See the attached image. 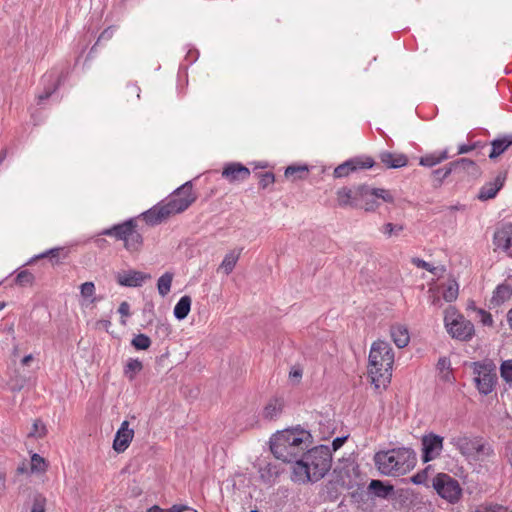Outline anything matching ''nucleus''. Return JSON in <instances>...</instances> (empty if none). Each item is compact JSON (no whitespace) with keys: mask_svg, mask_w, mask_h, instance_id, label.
<instances>
[{"mask_svg":"<svg viewBox=\"0 0 512 512\" xmlns=\"http://www.w3.org/2000/svg\"><path fill=\"white\" fill-rule=\"evenodd\" d=\"M312 444V435L300 426L277 431L270 438V450L284 463L296 464Z\"/></svg>","mask_w":512,"mask_h":512,"instance_id":"1","label":"nucleus"},{"mask_svg":"<svg viewBox=\"0 0 512 512\" xmlns=\"http://www.w3.org/2000/svg\"><path fill=\"white\" fill-rule=\"evenodd\" d=\"M332 466V452L327 445L307 449L292 467L291 479L297 483L317 482Z\"/></svg>","mask_w":512,"mask_h":512,"instance_id":"2","label":"nucleus"},{"mask_svg":"<svg viewBox=\"0 0 512 512\" xmlns=\"http://www.w3.org/2000/svg\"><path fill=\"white\" fill-rule=\"evenodd\" d=\"M378 199L387 203L394 202L390 191L383 188H372L366 184L358 185L354 189L343 187L337 191V200L341 207L351 206L373 212L379 207Z\"/></svg>","mask_w":512,"mask_h":512,"instance_id":"3","label":"nucleus"},{"mask_svg":"<svg viewBox=\"0 0 512 512\" xmlns=\"http://www.w3.org/2000/svg\"><path fill=\"white\" fill-rule=\"evenodd\" d=\"M368 375L375 388L382 384L384 387L390 383L392 377V366L394 363V351L388 342L375 341L369 353Z\"/></svg>","mask_w":512,"mask_h":512,"instance_id":"4","label":"nucleus"},{"mask_svg":"<svg viewBox=\"0 0 512 512\" xmlns=\"http://www.w3.org/2000/svg\"><path fill=\"white\" fill-rule=\"evenodd\" d=\"M416 453L407 447L379 451L374 455V463L379 472L387 476H400L411 471L416 465Z\"/></svg>","mask_w":512,"mask_h":512,"instance_id":"5","label":"nucleus"},{"mask_svg":"<svg viewBox=\"0 0 512 512\" xmlns=\"http://www.w3.org/2000/svg\"><path fill=\"white\" fill-rule=\"evenodd\" d=\"M98 235L114 237L124 242V247L129 252H139L143 247V236L138 230L136 218H129L123 223L115 224L98 232Z\"/></svg>","mask_w":512,"mask_h":512,"instance_id":"6","label":"nucleus"},{"mask_svg":"<svg viewBox=\"0 0 512 512\" xmlns=\"http://www.w3.org/2000/svg\"><path fill=\"white\" fill-rule=\"evenodd\" d=\"M473 369V381L480 394H490L497 383L496 365L492 360L476 361L470 364Z\"/></svg>","mask_w":512,"mask_h":512,"instance_id":"7","label":"nucleus"},{"mask_svg":"<svg viewBox=\"0 0 512 512\" xmlns=\"http://www.w3.org/2000/svg\"><path fill=\"white\" fill-rule=\"evenodd\" d=\"M444 322L452 338L460 341H469L474 335L475 330L472 322L459 314L452 306L446 309Z\"/></svg>","mask_w":512,"mask_h":512,"instance_id":"8","label":"nucleus"},{"mask_svg":"<svg viewBox=\"0 0 512 512\" xmlns=\"http://www.w3.org/2000/svg\"><path fill=\"white\" fill-rule=\"evenodd\" d=\"M197 200L193 192L192 181H187L174 190L164 201L170 215H176L187 210Z\"/></svg>","mask_w":512,"mask_h":512,"instance_id":"9","label":"nucleus"},{"mask_svg":"<svg viewBox=\"0 0 512 512\" xmlns=\"http://www.w3.org/2000/svg\"><path fill=\"white\" fill-rule=\"evenodd\" d=\"M432 487L437 494L451 504H456L462 497L459 481L446 473H438L432 480Z\"/></svg>","mask_w":512,"mask_h":512,"instance_id":"10","label":"nucleus"},{"mask_svg":"<svg viewBox=\"0 0 512 512\" xmlns=\"http://www.w3.org/2000/svg\"><path fill=\"white\" fill-rule=\"evenodd\" d=\"M444 438L434 432L421 437V459L424 463L435 460L441 455Z\"/></svg>","mask_w":512,"mask_h":512,"instance_id":"11","label":"nucleus"},{"mask_svg":"<svg viewBox=\"0 0 512 512\" xmlns=\"http://www.w3.org/2000/svg\"><path fill=\"white\" fill-rule=\"evenodd\" d=\"M451 166L455 175L463 179L465 175L477 178L481 175V169L477 163L469 158H459L451 161Z\"/></svg>","mask_w":512,"mask_h":512,"instance_id":"12","label":"nucleus"},{"mask_svg":"<svg viewBox=\"0 0 512 512\" xmlns=\"http://www.w3.org/2000/svg\"><path fill=\"white\" fill-rule=\"evenodd\" d=\"M251 175L249 168L240 162H230L225 164L222 170V177L230 183L242 182Z\"/></svg>","mask_w":512,"mask_h":512,"instance_id":"13","label":"nucleus"},{"mask_svg":"<svg viewBox=\"0 0 512 512\" xmlns=\"http://www.w3.org/2000/svg\"><path fill=\"white\" fill-rule=\"evenodd\" d=\"M148 279H151L150 274L137 270L123 271L116 275L117 283L125 287H140Z\"/></svg>","mask_w":512,"mask_h":512,"instance_id":"14","label":"nucleus"},{"mask_svg":"<svg viewBox=\"0 0 512 512\" xmlns=\"http://www.w3.org/2000/svg\"><path fill=\"white\" fill-rule=\"evenodd\" d=\"M140 216L148 225L155 226L167 220L171 215L168 208H166L164 201H161L143 212Z\"/></svg>","mask_w":512,"mask_h":512,"instance_id":"15","label":"nucleus"},{"mask_svg":"<svg viewBox=\"0 0 512 512\" xmlns=\"http://www.w3.org/2000/svg\"><path fill=\"white\" fill-rule=\"evenodd\" d=\"M134 437V430L129 429V422L123 421L120 428L117 430L114 441L113 449L117 453H123L130 445Z\"/></svg>","mask_w":512,"mask_h":512,"instance_id":"16","label":"nucleus"},{"mask_svg":"<svg viewBox=\"0 0 512 512\" xmlns=\"http://www.w3.org/2000/svg\"><path fill=\"white\" fill-rule=\"evenodd\" d=\"M507 178V171L499 172L493 182L486 183L479 191L480 200H489L494 198L499 190L504 186Z\"/></svg>","mask_w":512,"mask_h":512,"instance_id":"17","label":"nucleus"},{"mask_svg":"<svg viewBox=\"0 0 512 512\" xmlns=\"http://www.w3.org/2000/svg\"><path fill=\"white\" fill-rule=\"evenodd\" d=\"M378 158L387 169H398L408 164V157L403 153L382 151L379 153Z\"/></svg>","mask_w":512,"mask_h":512,"instance_id":"18","label":"nucleus"},{"mask_svg":"<svg viewBox=\"0 0 512 512\" xmlns=\"http://www.w3.org/2000/svg\"><path fill=\"white\" fill-rule=\"evenodd\" d=\"M479 436L459 435L451 438V444L465 457H471Z\"/></svg>","mask_w":512,"mask_h":512,"instance_id":"19","label":"nucleus"},{"mask_svg":"<svg viewBox=\"0 0 512 512\" xmlns=\"http://www.w3.org/2000/svg\"><path fill=\"white\" fill-rule=\"evenodd\" d=\"M493 244L504 251H508L512 248V223L504 224L500 229L495 231Z\"/></svg>","mask_w":512,"mask_h":512,"instance_id":"20","label":"nucleus"},{"mask_svg":"<svg viewBox=\"0 0 512 512\" xmlns=\"http://www.w3.org/2000/svg\"><path fill=\"white\" fill-rule=\"evenodd\" d=\"M512 297V286L506 282L499 284L493 291L489 301V308H496L510 300Z\"/></svg>","mask_w":512,"mask_h":512,"instance_id":"21","label":"nucleus"},{"mask_svg":"<svg viewBox=\"0 0 512 512\" xmlns=\"http://www.w3.org/2000/svg\"><path fill=\"white\" fill-rule=\"evenodd\" d=\"M512 146V134H505L491 142L489 159L494 160L505 153Z\"/></svg>","mask_w":512,"mask_h":512,"instance_id":"22","label":"nucleus"},{"mask_svg":"<svg viewBox=\"0 0 512 512\" xmlns=\"http://www.w3.org/2000/svg\"><path fill=\"white\" fill-rule=\"evenodd\" d=\"M494 456L495 451L492 445L484 440L483 437L479 436L474 447V453L471 457L479 461H485Z\"/></svg>","mask_w":512,"mask_h":512,"instance_id":"23","label":"nucleus"},{"mask_svg":"<svg viewBox=\"0 0 512 512\" xmlns=\"http://www.w3.org/2000/svg\"><path fill=\"white\" fill-rule=\"evenodd\" d=\"M68 256V250L64 247H56L49 249L48 251L41 253L32 258L28 264L33 263L37 259L48 258L52 265L61 263V259H65Z\"/></svg>","mask_w":512,"mask_h":512,"instance_id":"24","label":"nucleus"},{"mask_svg":"<svg viewBox=\"0 0 512 512\" xmlns=\"http://www.w3.org/2000/svg\"><path fill=\"white\" fill-rule=\"evenodd\" d=\"M368 490L374 496L386 499L394 493V486L381 480H371Z\"/></svg>","mask_w":512,"mask_h":512,"instance_id":"25","label":"nucleus"},{"mask_svg":"<svg viewBox=\"0 0 512 512\" xmlns=\"http://www.w3.org/2000/svg\"><path fill=\"white\" fill-rule=\"evenodd\" d=\"M390 334L395 345L399 348H404L408 345L410 336L408 329L403 325H393L390 329Z\"/></svg>","mask_w":512,"mask_h":512,"instance_id":"26","label":"nucleus"},{"mask_svg":"<svg viewBox=\"0 0 512 512\" xmlns=\"http://www.w3.org/2000/svg\"><path fill=\"white\" fill-rule=\"evenodd\" d=\"M143 370V363L138 358H129L124 365L123 375L130 381H134L136 376Z\"/></svg>","mask_w":512,"mask_h":512,"instance_id":"27","label":"nucleus"},{"mask_svg":"<svg viewBox=\"0 0 512 512\" xmlns=\"http://www.w3.org/2000/svg\"><path fill=\"white\" fill-rule=\"evenodd\" d=\"M351 170L353 172L358 170L370 169L376 166V162L373 157L367 155L355 156L348 159Z\"/></svg>","mask_w":512,"mask_h":512,"instance_id":"28","label":"nucleus"},{"mask_svg":"<svg viewBox=\"0 0 512 512\" xmlns=\"http://www.w3.org/2000/svg\"><path fill=\"white\" fill-rule=\"evenodd\" d=\"M191 302V297L188 295H184L179 299L173 311L174 317L177 320H183L188 316L191 309Z\"/></svg>","mask_w":512,"mask_h":512,"instance_id":"29","label":"nucleus"},{"mask_svg":"<svg viewBox=\"0 0 512 512\" xmlns=\"http://www.w3.org/2000/svg\"><path fill=\"white\" fill-rule=\"evenodd\" d=\"M453 172L451 162L446 164L445 166L435 169L431 172L432 177L434 178L435 184L434 187L438 188L440 187L444 180L448 178Z\"/></svg>","mask_w":512,"mask_h":512,"instance_id":"30","label":"nucleus"},{"mask_svg":"<svg viewBox=\"0 0 512 512\" xmlns=\"http://www.w3.org/2000/svg\"><path fill=\"white\" fill-rule=\"evenodd\" d=\"M282 409H283V404L280 400H278V399L271 400L264 407L263 416L265 419L273 420L282 412Z\"/></svg>","mask_w":512,"mask_h":512,"instance_id":"31","label":"nucleus"},{"mask_svg":"<svg viewBox=\"0 0 512 512\" xmlns=\"http://www.w3.org/2000/svg\"><path fill=\"white\" fill-rule=\"evenodd\" d=\"M240 254H241V250H239L238 252L231 251L225 255V257L220 265V268H222L224 270V273L226 275H229L233 271V269L236 266L237 261L239 260Z\"/></svg>","mask_w":512,"mask_h":512,"instance_id":"32","label":"nucleus"},{"mask_svg":"<svg viewBox=\"0 0 512 512\" xmlns=\"http://www.w3.org/2000/svg\"><path fill=\"white\" fill-rule=\"evenodd\" d=\"M173 277L174 274L172 272H165L162 276L159 277L157 281V289L158 293L162 297H165L170 292Z\"/></svg>","mask_w":512,"mask_h":512,"instance_id":"33","label":"nucleus"},{"mask_svg":"<svg viewBox=\"0 0 512 512\" xmlns=\"http://www.w3.org/2000/svg\"><path fill=\"white\" fill-rule=\"evenodd\" d=\"M309 169L307 165H290L285 169V177H293V180L305 179Z\"/></svg>","mask_w":512,"mask_h":512,"instance_id":"34","label":"nucleus"},{"mask_svg":"<svg viewBox=\"0 0 512 512\" xmlns=\"http://www.w3.org/2000/svg\"><path fill=\"white\" fill-rule=\"evenodd\" d=\"M459 294V285L455 279H449L443 290V298L446 302H453Z\"/></svg>","mask_w":512,"mask_h":512,"instance_id":"35","label":"nucleus"},{"mask_svg":"<svg viewBox=\"0 0 512 512\" xmlns=\"http://www.w3.org/2000/svg\"><path fill=\"white\" fill-rule=\"evenodd\" d=\"M131 345L136 350H147L151 346V339L146 334H137L132 340Z\"/></svg>","mask_w":512,"mask_h":512,"instance_id":"36","label":"nucleus"},{"mask_svg":"<svg viewBox=\"0 0 512 512\" xmlns=\"http://www.w3.org/2000/svg\"><path fill=\"white\" fill-rule=\"evenodd\" d=\"M48 467L46 460L39 454L34 453L31 456V471L36 473L45 472Z\"/></svg>","mask_w":512,"mask_h":512,"instance_id":"37","label":"nucleus"},{"mask_svg":"<svg viewBox=\"0 0 512 512\" xmlns=\"http://www.w3.org/2000/svg\"><path fill=\"white\" fill-rule=\"evenodd\" d=\"M47 434V428L45 424L40 420L36 419L33 422L31 431L28 433V437L32 438H43Z\"/></svg>","mask_w":512,"mask_h":512,"instance_id":"38","label":"nucleus"},{"mask_svg":"<svg viewBox=\"0 0 512 512\" xmlns=\"http://www.w3.org/2000/svg\"><path fill=\"white\" fill-rule=\"evenodd\" d=\"M34 280L35 277L30 271L22 270L17 274L15 283L19 286L25 287L31 286L34 283Z\"/></svg>","mask_w":512,"mask_h":512,"instance_id":"39","label":"nucleus"},{"mask_svg":"<svg viewBox=\"0 0 512 512\" xmlns=\"http://www.w3.org/2000/svg\"><path fill=\"white\" fill-rule=\"evenodd\" d=\"M500 375L507 383H512V359L505 360L500 365Z\"/></svg>","mask_w":512,"mask_h":512,"instance_id":"40","label":"nucleus"},{"mask_svg":"<svg viewBox=\"0 0 512 512\" xmlns=\"http://www.w3.org/2000/svg\"><path fill=\"white\" fill-rule=\"evenodd\" d=\"M259 178V187L266 189L269 185L275 182V175L273 172H264L256 174Z\"/></svg>","mask_w":512,"mask_h":512,"instance_id":"41","label":"nucleus"},{"mask_svg":"<svg viewBox=\"0 0 512 512\" xmlns=\"http://www.w3.org/2000/svg\"><path fill=\"white\" fill-rule=\"evenodd\" d=\"M352 172H353V170H351L350 164H349L348 160H346L345 162L338 165L334 169L333 176L335 178H343V177H347Z\"/></svg>","mask_w":512,"mask_h":512,"instance_id":"42","label":"nucleus"},{"mask_svg":"<svg viewBox=\"0 0 512 512\" xmlns=\"http://www.w3.org/2000/svg\"><path fill=\"white\" fill-rule=\"evenodd\" d=\"M46 498L42 494H36L33 498L31 512H45Z\"/></svg>","mask_w":512,"mask_h":512,"instance_id":"43","label":"nucleus"},{"mask_svg":"<svg viewBox=\"0 0 512 512\" xmlns=\"http://www.w3.org/2000/svg\"><path fill=\"white\" fill-rule=\"evenodd\" d=\"M430 470H431V466H427L425 469H423V470L419 471L418 473H416L415 475H413L410 478V481L416 485L426 484L427 479H428V473Z\"/></svg>","mask_w":512,"mask_h":512,"instance_id":"44","label":"nucleus"},{"mask_svg":"<svg viewBox=\"0 0 512 512\" xmlns=\"http://www.w3.org/2000/svg\"><path fill=\"white\" fill-rule=\"evenodd\" d=\"M440 162L437 159L436 153L426 154L420 157L419 164L424 167H433Z\"/></svg>","mask_w":512,"mask_h":512,"instance_id":"45","label":"nucleus"},{"mask_svg":"<svg viewBox=\"0 0 512 512\" xmlns=\"http://www.w3.org/2000/svg\"><path fill=\"white\" fill-rule=\"evenodd\" d=\"M403 225H395L393 223H386L383 225V233L387 236L398 235L399 232L403 231Z\"/></svg>","mask_w":512,"mask_h":512,"instance_id":"46","label":"nucleus"},{"mask_svg":"<svg viewBox=\"0 0 512 512\" xmlns=\"http://www.w3.org/2000/svg\"><path fill=\"white\" fill-rule=\"evenodd\" d=\"M65 79V75L62 73L57 80L56 85L53 89H46L42 94L39 95V101H43L48 99L58 88V86L61 84V82Z\"/></svg>","mask_w":512,"mask_h":512,"instance_id":"47","label":"nucleus"},{"mask_svg":"<svg viewBox=\"0 0 512 512\" xmlns=\"http://www.w3.org/2000/svg\"><path fill=\"white\" fill-rule=\"evenodd\" d=\"M342 461L345 463V465L342 468L336 466L334 469V472L339 473L341 478H343L342 474H344L347 477H350L349 467L353 466L354 463L352 461H350L349 459H343ZM352 468L354 469V467H352Z\"/></svg>","mask_w":512,"mask_h":512,"instance_id":"48","label":"nucleus"},{"mask_svg":"<svg viewBox=\"0 0 512 512\" xmlns=\"http://www.w3.org/2000/svg\"><path fill=\"white\" fill-rule=\"evenodd\" d=\"M303 375V370L299 366H294L291 368L289 372V378L291 381L296 382L297 384L300 382Z\"/></svg>","mask_w":512,"mask_h":512,"instance_id":"49","label":"nucleus"},{"mask_svg":"<svg viewBox=\"0 0 512 512\" xmlns=\"http://www.w3.org/2000/svg\"><path fill=\"white\" fill-rule=\"evenodd\" d=\"M95 290V285L93 282H85L81 285V295L86 298L92 296Z\"/></svg>","mask_w":512,"mask_h":512,"instance_id":"50","label":"nucleus"},{"mask_svg":"<svg viewBox=\"0 0 512 512\" xmlns=\"http://www.w3.org/2000/svg\"><path fill=\"white\" fill-rule=\"evenodd\" d=\"M478 314L481 316V322L485 326H492L493 325V319L492 315L485 311L484 309H478Z\"/></svg>","mask_w":512,"mask_h":512,"instance_id":"51","label":"nucleus"},{"mask_svg":"<svg viewBox=\"0 0 512 512\" xmlns=\"http://www.w3.org/2000/svg\"><path fill=\"white\" fill-rule=\"evenodd\" d=\"M349 435H345V436H341V437H336L333 441H332V449L333 451H337L339 448H341L344 443L347 441Z\"/></svg>","mask_w":512,"mask_h":512,"instance_id":"52","label":"nucleus"},{"mask_svg":"<svg viewBox=\"0 0 512 512\" xmlns=\"http://www.w3.org/2000/svg\"><path fill=\"white\" fill-rule=\"evenodd\" d=\"M412 263L414 265H416L418 268H422V269H425L427 271H432L431 264L426 262V261H424L423 259L414 257V258H412Z\"/></svg>","mask_w":512,"mask_h":512,"instance_id":"53","label":"nucleus"},{"mask_svg":"<svg viewBox=\"0 0 512 512\" xmlns=\"http://www.w3.org/2000/svg\"><path fill=\"white\" fill-rule=\"evenodd\" d=\"M115 30V26H110L107 29H105L99 36H98V43L101 40H108L112 37L113 32Z\"/></svg>","mask_w":512,"mask_h":512,"instance_id":"54","label":"nucleus"},{"mask_svg":"<svg viewBox=\"0 0 512 512\" xmlns=\"http://www.w3.org/2000/svg\"><path fill=\"white\" fill-rule=\"evenodd\" d=\"M450 360L446 357H441L439 358L438 362H437V369L440 370V371H444L446 369H449L450 368Z\"/></svg>","mask_w":512,"mask_h":512,"instance_id":"55","label":"nucleus"},{"mask_svg":"<svg viewBox=\"0 0 512 512\" xmlns=\"http://www.w3.org/2000/svg\"><path fill=\"white\" fill-rule=\"evenodd\" d=\"M118 312L122 315V316H130V305L128 302L126 301H123L120 305H119V308H118Z\"/></svg>","mask_w":512,"mask_h":512,"instance_id":"56","label":"nucleus"},{"mask_svg":"<svg viewBox=\"0 0 512 512\" xmlns=\"http://www.w3.org/2000/svg\"><path fill=\"white\" fill-rule=\"evenodd\" d=\"M184 510H190V508L186 505L175 504L167 509L168 512H183Z\"/></svg>","mask_w":512,"mask_h":512,"instance_id":"57","label":"nucleus"},{"mask_svg":"<svg viewBox=\"0 0 512 512\" xmlns=\"http://www.w3.org/2000/svg\"><path fill=\"white\" fill-rule=\"evenodd\" d=\"M471 151H473L472 147H471V143L470 144H461L458 147L457 154H467V153H469Z\"/></svg>","mask_w":512,"mask_h":512,"instance_id":"58","label":"nucleus"},{"mask_svg":"<svg viewBox=\"0 0 512 512\" xmlns=\"http://www.w3.org/2000/svg\"><path fill=\"white\" fill-rule=\"evenodd\" d=\"M157 333H161L164 336L169 335L170 326L168 324H161V325L157 326Z\"/></svg>","mask_w":512,"mask_h":512,"instance_id":"59","label":"nucleus"},{"mask_svg":"<svg viewBox=\"0 0 512 512\" xmlns=\"http://www.w3.org/2000/svg\"><path fill=\"white\" fill-rule=\"evenodd\" d=\"M6 489V475L3 472H0V496L3 495Z\"/></svg>","mask_w":512,"mask_h":512,"instance_id":"60","label":"nucleus"},{"mask_svg":"<svg viewBox=\"0 0 512 512\" xmlns=\"http://www.w3.org/2000/svg\"><path fill=\"white\" fill-rule=\"evenodd\" d=\"M438 161L441 163L449 158L448 149H444L439 153H436Z\"/></svg>","mask_w":512,"mask_h":512,"instance_id":"61","label":"nucleus"},{"mask_svg":"<svg viewBox=\"0 0 512 512\" xmlns=\"http://www.w3.org/2000/svg\"><path fill=\"white\" fill-rule=\"evenodd\" d=\"M486 146H487V144L485 142H482V141H475V142L471 143L472 150L483 149Z\"/></svg>","mask_w":512,"mask_h":512,"instance_id":"62","label":"nucleus"},{"mask_svg":"<svg viewBox=\"0 0 512 512\" xmlns=\"http://www.w3.org/2000/svg\"><path fill=\"white\" fill-rule=\"evenodd\" d=\"M147 512H168L167 509H163L157 505H154L147 509Z\"/></svg>","mask_w":512,"mask_h":512,"instance_id":"63","label":"nucleus"},{"mask_svg":"<svg viewBox=\"0 0 512 512\" xmlns=\"http://www.w3.org/2000/svg\"><path fill=\"white\" fill-rule=\"evenodd\" d=\"M507 321L510 329L512 330V308L507 313Z\"/></svg>","mask_w":512,"mask_h":512,"instance_id":"64","label":"nucleus"}]
</instances>
